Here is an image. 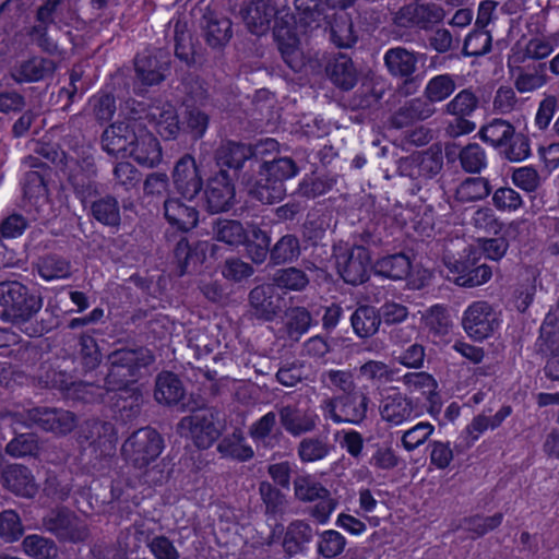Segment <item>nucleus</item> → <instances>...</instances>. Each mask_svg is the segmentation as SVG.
Segmentation results:
<instances>
[{"label": "nucleus", "instance_id": "obj_1", "mask_svg": "<svg viewBox=\"0 0 559 559\" xmlns=\"http://www.w3.org/2000/svg\"><path fill=\"white\" fill-rule=\"evenodd\" d=\"M0 319L22 328L43 308L40 293L17 281L0 283Z\"/></svg>", "mask_w": 559, "mask_h": 559}, {"label": "nucleus", "instance_id": "obj_2", "mask_svg": "<svg viewBox=\"0 0 559 559\" xmlns=\"http://www.w3.org/2000/svg\"><path fill=\"white\" fill-rule=\"evenodd\" d=\"M153 361L154 355L143 346L111 352L107 356L108 372L105 378L107 390L115 391L134 383L140 376V370Z\"/></svg>", "mask_w": 559, "mask_h": 559}, {"label": "nucleus", "instance_id": "obj_3", "mask_svg": "<svg viewBox=\"0 0 559 559\" xmlns=\"http://www.w3.org/2000/svg\"><path fill=\"white\" fill-rule=\"evenodd\" d=\"M420 55L403 46L389 48L383 55V63L390 76L397 80V93L402 96L415 95L421 84L419 71Z\"/></svg>", "mask_w": 559, "mask_h": 559}, {"label": "nucleus", "instance_id": "obj_4", "mask_svg": "<svg viewBox=\"0 0 559 559\" xmlns=\"http://www.w3.org/2000/svg\"><path fill=\"white\" fill-rule=\"evenodd\" d=\"M182 435L188 436L193 444L202 450L211 448L222 435L223 424L215 407H200L185 416L178 424Z\"/></svg>", "mask_w": 559, "mask_h": 559}, {"label": "nucleus", "instance_id": "obj_5", "mask_svg": "<svg viewBox=\"0 0 559 559\" xmlns=\"http://www.w3.org/2000/svg\"><path fill=\"white\" fill-rule=\"evenodd\" d=\"M164 449L162 436L151 427L134 431L122 444L124 460L139 469L147 467Z\"/></svg>", "mask_w": 559, "mask_h": 559}, {"label": "nucleus", "instance_id": "obj_6", "mask_svg": "<svg viewBox=\"0 0 559 559\" xmlns=\"http://www.w3.org/2000/svg\"><path fill=\"white\" fill-rule=\"evenodd\" d=\"M295 498L301 502H316L309 515L319 524H325L337 506L330 490L312 475H298L294 479Z\"/></svg>", "mask_w": 559, "mask_h": 559}, {"label": "nucleus", "instance_id": "obj_7", "mask_svg": "<svg viewBox=\"0 0 559 559\" xmlns=\"http://www.w3.org/2000/svg\"><path fill=\"white\" fill-rule=\"evenodd\" d=\"M273 22V36L283 61L293 72H300L305 67V59L298 47L299 39L294 32V24H297L295 12L290 13L286 9L277 10Z\"/></svg>", "mask_w": 559, "mask_h": 559}, {"label": "nucleus", "instance_id": "obj_8", "mask_svg": "<svg viewBox=\"0 0 559 559\" xmlns=\"http://www.w3.org/2000/svg\"><path fill=\"white\" fill-rule=\"evenodd\" d=\"M479 107V97L471 88H463L454 95L442 108L444 115L454 117L447 128L445 132L451 138H459L469 134L476 129V123L469 118Z\"/></svg>", "mask_w": 559, "mask_h": 559}, {"label": "nucleus", "instance_id": "obj_9", "mask_svg": "<svg viewBox=\"0 0 559 559\" xmlns=\"http://www.w3.org/2000/svg\"><path fill=\"white\" fill-rule=\"evenodd\" d=\"M369 404L370 399L366 393L355 391L325 400L323 409L335 424L360 425L367 418Z\"/></svg>", "mask_w": 559, "mask_h": 559}, {"label": "nucleus", "instance_id": "obj_10", "mask_svg": "<svg viewBox=\"0 0 559 559\" xmlns=\"http://www.w3.org/2000/svg\"><path fill=\"white\" fill-rule=\"evenodd\" d=\"M45 530L62 543H82L90 536L87 524L69 509L51 510L43 519Z\"/></svg>", "mask_w": 559, "mask_h": 559}, {"label": "nucleus", "instance_id": "obj_11", "mask_svg": "<svg viewBox=\"0 0 559 559\" xmlns=\"http://www.w3.org/2000/svg\"><path fill=\"white\" fill-rule=\"evenodd\" d=\"M241 183L248 194L262 204H274L286 194L285 185L269 175V171L262 168L261 165L245 171L241 176Z\"/></svg>", "mask_w": 559, "mask_h": 559}, {"label": "nucleus", "instance_id": "obj_12", "mask_svg": "<svg viewBox=\"0 0 559 559\" xmlns=\"http://www.w3.org/2000/svg\"><path fill=\"white\" fill-rule=\"evenodd\" d=\"M144 128V122L132 117L129 120H118L104 130L102 147L110 155L121 154L124 157V153H128Z\"/></svg>", "mask_w": 559, "mask_h": 559}, {"label": "nucleus", "instance_id": "obj_13", "mask_svg": "<svg viewBox=\"0 0 559 559\" xmlns=\"http://www.w3.org/2000/svg\"><path fill=\"white\" fill-rule=\"evenodd\" d=\"M235 195V186L228 170L219 169L207 180L204 189L205 209L212 214L227 212L236 203Z\"/></svg>", "mask_w": 559, "mask_h": 559}, {"label": "nucleus", "instance_id": "obj_14", "mask_svg": "<svg viewBox=\"0 0 559 559\" xmlns=\"http://www.w3.org/2000/svg\"><path fill=\"white\" fill-rule=\"evenodd\" d=\"M498 320L492 307L484 300L474 301L464 311L462 325L466 334L483 341L489 337L498 328Z\"/></svg>", "mask_w": 559, "mask_h": 559}, {"label": "nucleus", "instance_id": "obj_15", "mask_svg": "<svg viewBox=\"0 0 559 559\" xmlns=\"http://www.w3.org/2000/svg\"><path fill=\"white\" fill-rule=\"evenodd\" d=\"M337 271L342 278L350 285H359L369 277L371 257L364 245H354L349 250L336 257Z\"/></svg>", "mask_w": 559, "mask_h": 559}, {"label": "nucleus", "instance_id": "obj_16", "mask_svg": "<svg viewBox=\"0 0 559 559\" xmlns=\"http://www.w3.org/2000/svg\"><path fill=\"white\" fill-rule=\"evenodd\" d=\"M173 181L177 193L192 202L203 189V179L195 159L186 154L175 165Z\"/></svg>", "mask_w": 559, "mask_h": 559}, {"label": "nucleus", "instance_id": "obj_17", "mask_svg": "<svg viewBox=\"0 0 559 559\" xmlns=\"http://www.w3.org/2000/svg\"><path fill=\"white\" fill-rule=\"evenodd\" d=\"M276 14L277 9L273 0H246L240 8V15L246 27L258 36L270 31Z\"/></svg>", "mask_w": 559, "mask_h": 559}, {"label": "nucleus", "instance_id": "obj_18", "mask_svg": "<svg viewBox=\"0 0 559 559\" xmlns=\"http://www.w3.org/2000/svg\"><path fill=\"white\" fill-rule=\"evenodd\" d=\"M275 409L282 429L292 437L312 432L317 427V415L299 407L297 403H277Z\"/></svg>", "mask_w": 559, "mask_h": 559}, {"label": "nucleus", "instance_id": "obj_19", "mask_svg": "<svg viewBox=\"0 0 559 559\" xmlns=\"http://www.w3.org/2000/svg\"><path fill=\"white\" fill-rule=\"evenodd\" d=\"M251 314L261 321L271 322L282 312L283 298L272 284L253 287L248 296Z\"/></svg>", "mask_w": 559, "mask_h": 559}, {"label": "nucleus", "instance_id": "obj_20", "mask_svg": "<svg viewBox=\"0 0 559 559\" xmlns=\"http://www.w3.org/2000/svg\"><path fill=\"white\" fill-rule=\"evenodd\" d=\"M136 79L146 86L160 84L170 71V59L166 51L140 55L134 60Z\"/></svg>", "mask_w": 559, "mask_h": 559}, {"label": "nucleus", "instance_id": "obj_21", "mask_svg": "<svg viewBox=\"0 0 559 559\" xmlns=\"http://www.w3.org/2000/svg\"><path fill=\"white\" fill-rule=\"evenodd\" d=\"M27 418L43 430L57 435L69 433L76 426L74 413L62 408L36 407L27 412Z\"/></svg>", "mask_w": 559, "mask_h": 559}, {"label": "nucleus", "instance_id": "obj_22", "mask_svg": "<svg viewBox=\"0 0 559 559\" xmlns=\"http://www.w3.org/2000/svg\"><path fill=\"white\" fill-rule=\"evenodd\" d=\"M447 278L462 287H476L491 278L492 271L487 264L476 261H454L447 263Z\"/></svg>", "mask_w": 559, "mask_h": 559}, {"label": "nucleus", "instance_id": "obj_23", "mask_svg": "<svg viewBox=\"0 0 559 559\" xmlns=\"http://www.w3.org/2000/svg\"><path fill=\"white\" fill-rule=\"evenodd\" d=\"M277 417L276 409L271 411L250 425L248 433L257 447L267 450L280 447L285 436Z\"/></svg>", "mask_w": 559, "mask_h": 559}, {"label": "nucleus", "instance_id": "obj_24", "mask_svg": "<svg viewBox=\"0 0 559 559\" xmlns=\"http://www.w3.org/2000/svg\"><path fill=\"white\" fill-rule=\"evenodd\" d=\"M511 75L514 78V87L521 94L533 93L548 81L546 62L511 63L508 61Z\"/></svg>", "mask_w": 559, "mask_h": 559}, {"label": "nucleus", "instance_id": "obj_25", "mask_svg": "<svg viewBox=\"0 0 559 559\" xmlns=\"http://www.w3.org/2000/svg\"><path fill=\"white\" fill-rule=\"evenodd\" d=\"M416 409L413 399L396 392L384 396L380 401L379 413L390 426H400L411 419Z\"/></svg>", "mask_w": 559, "mask_h": 559}, {"label": "nucleus", "instance_id": "obj_26", "mask_svg": "<svg viewBox=\"0 0 559 559\" xmlns=\"http://www.w3.org/2000/svg\"><path fill=\"white\" fill-rule=\"evenodd\" d=\"M56 69L57 64L53 60L35 56L12 67L10 76L19 84L32 83L51 76Z\"/></svg>", "mask_w": 559, "mask_h": 559}, {"label": "nucleus", "instance_id": "obj_27", "mask_svg": "<svg viewBox=\"0 0 559 559\" xmlns=\"http://www.w3.org/2000/svg\"><path fill=\"white\" fill-rule=\"evenodd\" d=\"M204 32V38L209 46L221 48L225 46L233 36L231 21L206 8L200 21Z\"/></svg>", "mask_w": 559, "mask_h": 559}, {"label": "nucleus", "instance_id": "obj_28", "mask_svg": "<svg viewBox=\"0 0 559 559\" xmlns=\"http://www.w3.org/2000/svg\"><path fill=\"white\" fill-rule=\"evenodd\" d=\"M316 532L306 520L292 521L284 533L282 547L289 558L302 555L308 550L314 538Z\"/></svg>", "mask_w": 559, "mask_h": 559}, {"label": "nucleus", "instance_id": "obj_29", "mask_svg": "<svg viewBox=\"0 0 559 559\" xmlns=\"http://www.w3.org/2000/svg\"><path fill=\"white\" fill-rule=\"evenodd\" d=\"M124 157L134 159L140 166L153 168L162 160V148L158 140L145 127Z\"/></svg>", "mask_w": 559, "mask_h": 559}, {"label": "nucleus", "instance_id": "obj_30", "mask_svg": "<svg viewBox=\"0 0 559 559\" xmlns=\"http://www.w3.org/2000/svg\"><path fill=\"white\" fill-rule=\"evenodd\" d=\"M164 215L167 222L181 231L193 229L199 222V211L178 197L167 198L164 202Z\"/></svg>", "mask_w": 559, "mask_h": 559}, {"label": "nucleus", "instance_id": "obj_31", "mask_svg": "<svg viewBox=\"0 0 559 559\" xmlns=\"http://www.w3.org/2000/svg\"><path fill=\"white\" fill-rule=\"evenodd\" d=\"M214 158L216 165L221 167V169H225L226 167L237 173L247 162H249V165L251 166L252 152L250 144L224 141L216 148Z\"/></svg>", "mask_w": 559, "mask_h": 559}, {"label": "nucleus", "instance_id": "obj_32", "mask_svg": "<svg viewBox=\"0 0 559 559\" xmlns=\"http://www.w3.org/2000/svg\"><path fill=\"white\" fill-rule=\"evenodd\" d=\"M325 73L330 81L343 91L352 90L358 81V71L353 60L345 53L331 58L325 66Z\"/></svg>", "mask_w": 559, "mask_h": 559}, {"label": "nucleus", "instance_id": "obj_33", "mask_svg": "<svg viewBox=\"0 0 559 559\" xmlns=\"http://www.w3.org/2000/svg\"><path fill=\"white\" fill-rule=\"evenodd\" d=\"M174 254L177 263L176 274L180 277L197 272L206 257L204 243L191 246L185 237L177 242Z\"/></svg>", "mask_w": 559, "mask_h": 559}, {"label": "nucleus", "instance_id": "obj_34", "mask_svg": "<svg viewBox=\"0 0 559 559\" xmlns=\"http://www.w3.org/2000/svg\"><path fill=\"white\" fill-rule=\"evenodd\" d=\"M186 395V390L177 374L162 371L155 379L154 397L157 403L174 406L179 404Z\"/></svg>", "mask_w": 559, "mask_h": 559}, {"label": "nucleus", "instance_id": "obj_35", "mask_svg": "<svg viewBox=\"0 0 559 559\" xmlns=\"http://www.w3.org/2000/svg\"><path fill=\"white\" fill-rule=\"evenodd\" d=\"M1 483L17 496L32 497L35 493L33 476L29 469L21 464L5 466L1 473Z\"/></svg>", "mask_w": 559, "mask_h": 559}, {"label": "nucleus", "instance_id": "obj_36", "mask_svg": "<svg viewBox=\"0 0 559 559\" xmlns=\"http://www.w3.org/2000/svg\"><path fill=\"white\" fill-rule=\"evenodd\" d=\"M432 116L429 105H426L421 97H415L407 100L391 116L390 123L395 129H403Z\"/></svg>", "mask_w": 559, "mask_h": 559}, {"label": "nucleus", "instance_id": "obj_37", "mask_svg": "<svg viewBox=\"0 0 559 559\" xmlns=\"http://www.w3.org/2000/svg\"><path fill=\"white\" fill-rule=\"evenodd\" d=\"M456 90V83L453 75L444 73L431 78L423 92V102L437 112L436 104L447 100Z\"/></svg>", "mask_w": 559, "mask_h": 559}, {"label": "nucleus", "instance_id": "obj_38", "mask_svg": "<svg viewBox=\"0 0 559 559\" xmlns=\"http://www.w3.org/2000/svg\"><path fill=\"white\" fill-rule=\"evenodd\" d=\"M90 214L103 226L118 229L121 225L120 205L114 195L107 194L92 201Z\"/></svg>", "mask_w": 559, "mask_h": 559}, {"label": "nucleus", "instance_id": "obj_39", "mask_svg": "<svg viewBox=\"0 0 559 559\" xmlns=\"http://www.w3.org/2000/svg\"><path fill=\"white\" fill-rule=\"evenodd\" d=\"M145 118L155 122L157 132L166 140L175 139L180 131L177 111L169 103L152 106Z\"/></svg>", "mask_w": 559, "mask_h": 559}, {"label": "nucleus", "instance_id": "obj_40", "mask_svg": "<svg viewBox=\"0 0 559 559\" xmlns=\"http://www.w3.org/2000/svg\"><path fill=\"white\" fill-rule=\"evenodd\" d=\"M509 57L511 63H530L539 61L551 55L552 44L543 37H533L525 45L516 44Z\"/></svg>", "mask_w": 559, "mask_h": 559}, {"label": "nucleus", "instance_id": "obj_41", "mask_svg": "<svg viewBox=\"0 0 559 559\" xmlns=\"http://www.w3.org/2000/svg\"><path fill=\"white\" fill-rule=\"evenodd\" d=\"M384 95V86L373 80L364 81L348 99V107L352 110L377 109Z\"/></svg>", "mask_w": 559, "mask_h": 559}, {"label": "nucleus", "instance_id": "obj_42", "mask_svg": "<svg viewBox=\"0 0 559 559\" xmlns=\"http://www.w3.org/2000/svg\"><path fill=\"white\" fill-rule=\"evenodd\" d=\"M295 17L300 27L317 28L325 19L322 0H294Z\"/></svg>", "mask_w": 559, "mask_h": 559}, {"label": "nucleus", "instance_id": "obj_43", "mask_svg": "<svg viewBox=\"0 0 559 559\" xmlns=\"http://www.w3.org/2000/svg\"><path fill=\"white\" fill-rule=\"evenodd\" d=\"M355 334L361 338L373 336L381 325L378 309L372 306H359L350 317Z\"/></svg>", "mask_w": 559, "mask_h": 559}, {"label": "nucleus", "instance_id": "obj_44", "mask_svg": "<svg viewBox=\"0 0 559 559\" xmlns=\"http://www.w3.org/2000/svg\"><path fill=\"white\" fill-rule=\"evenodd\" d=\"M212 235L217 241L229 246H240L247 240V231L239 221L215 218L212 222Z\"/></svg>", "mask_w": 559, "mask_h": 559}, {"label": "nucleus", "instance_id": "obj_45", "mask_svg": "<svg viewBox=\"0 0 559 559\" xmlns=\"http://www.w3.org/2000/svg\"><path fill=\"white\" fill-rule=\"evenodd\" d=\"M310 283L307 273L296 266L276 270L272 275V285L285 292H304Z\"/></svg>", "mask_w": 559, "mask_h": 559}, {"label": "nucleus", "instance_id": "obj_46", "mask_svg": "<svg viewBox=\"0 0 559 559\" xmlns=\"http://www.w3.org/2000/svg\"><path fill=\"white\" fill-rule=\"evenodd\" d=\"M301 254L299 238L293 234L282 236L271 248L270 263L273 265L290 264Z\"/></svg>", "mask_w": 559, "mask_h": 559}, {"label": "nucleus", "instance_id": "obj_47", "mask_svg": "<svg viewBox=\"0 0 559 559\" xmlns=\"http://www.w3.org/2000/svg\"><path fill=\"white\" fill-rule=\"evenodd\" d=\"M174 41H175V56L183 61L186 64L191 66L195 62L194 59V43L188 23L180 19L174 22Z\"/></svg>", "mask_w": 559, "mask_h": 559}, {"label": "nucleus", "instance_id": "obj_48", "mask_svg": "<svg viewBox=\"0 0 559 559\" xmlns=\"http://www.w3.org/2000/svg\"><path fill=\"white\" fill-rule=\"evenodd\" d=\"M409 258L404 253H395L379 259L374 264L376 273L390 278V280H403L411 272Z\"/></svg>", "mask_w": 559, "mask_h": 559}, {"label": "nucleus", "instance_id": "obj_49", "mask_svg": "<svg viewBox=\"0 0 559 559\" xmlns=\"http://www.w3.org/2000/svg\"><path fill=\"white\" fill-rule=\"evenodd\" d=\"M118 391L115 406L123 420H131L141 413L143 396L138 388L126 385Z\"/></svg>", "mask_w": 559, "mask_h": 559}, {"label": "nucleus", "instance_id": "obj_50", "mask_svg": "<svg viewBox=\"0 0 559 559\" xmlns=\"http://www.w3.org/2000/svg\"><path fill=\"white\" fill-rule=\"evenodd\" d=\"M271 237L258 226H252L249 233H247L246 250L249 258L255 264L263 263L267 255L271 257Z\"/></svg>", "mask_w": 559, "mask_h": 559}, {"label": "nucleus", "instance_id": "obj_51", "mask_svg": "<svg viewBox=\"0 0 559 559\" xmlns=\"http://www.w3.org/2000/svg\"><path fill=\"white\" fill-rule=\"evenodd\" d=\"M491 192L489 180L484 177H468L455 191V199L461 203H471L487 198Z\"/></svg>", "mask_w": 559, "mask_h": 559}, {"label": "nucleus", "instance_id": "obj_52", "mask_svg": "<svg viewBox=\"0 0 559 559\" xmlns=\"http://www.w3.org/2000/svg\"><path fill=\"white\" fill-rule=\"evenodd\" d=\"M217 451L225 457L246 462L253 457V449L245 443L241 431H234L224 437L217 444Z\"/></svg>", "mask_w": 559, "mask_h": 559}, {"label": "nucleus", "instance_id": "obj_53", "mask_svg": "<svg viewBox=\"0 0 559 559\" xmlns=\"http://www.w3.org/2000/svg\"><path fill=\"white\" fill-rule=\"evenodd\" d=\"M330 39L340 48H349L356 43L357 35L348 14L342 13L334 15L330 26Z\"/></svg>", "mask_w": 559, "mask_h": 559}, {"label": "nucleus", "instance_id": "obj_54", "mask_svg": "<svg viewBox=\"0 0 559 559\" xmlns=\"http://www.w3.org/2000/svg\"><path fill=\"white\" fill-rule=\"evenodd\" d=\"M514 132V127L507 120L493 119L480 128L478 135L493 147H502L508 144Z\"/></svg>", "mask_w": 559, "mask_h": 559}, {"label": "nucleus", "instance_id": "obj_55", "mask_svg": "<svg viewBox=\"0 0 559 559\" xmlns=\"http://www.w3.org/2000/svg\"><path fill=\"white\" fill-rule=\"evenodd\" d=\"M37 271L45 281L67 278L71 275V263L58 254H47L39 258Z\"/></svg>", "mask_w": 559, "mask_h": 559}, {"label": "nucleus", "instance_id": "obj_56", "mask_svg": "<svg viewBox=\"0 0 559 559\" xmlns=\"http://www.w3.org/2000/svg\"><path fill=\"white\" fill-rule=\"evenodd\" d=\"M312 325V316L305 307H292L286 311L285 331L289 340L299 341Z\"/></svg>", "mask_w": 559, "mask_h": 559}, {"label": "nucleus", "instance_id": "obj_57", "mask_svg": "<svg viewBox=\"0 0 559 559\" xmlns=\"http://www.w3.org/2000/svg\"><path fill=\"white\" fill-rule=\"evenodd\" d=\"M185 107L182 121L183 130L189 133L193 140L203 138L210 123L209 115L200 107L188 104V100H185Z\"/></svg>", "mask_w": 559, "mask_h": 559}, {"label": "nucleus", "instance_id": "obj_58", "mask_svg": "<svg viewBox=\"0 0 559 559\" xmlns=\"http://www.w3.org/2000/svg\"><path fill=\"white\" fill-rule=\"evenodd\" d=\"M346 545V538L340 532L325 530L318 534L317 552L325 559H340Z\"/></svg>", "mask_w": 559, "mask_h": 559}, {"label": "nucleus", "instance_id": "obj_59", "mask_svg": "<svg viewBox=\"0 0 559 559\" xmlns=\"http://www.w3.org/2000/svg\"><path fill=\"white\" fill-rule=\"evenodd\" d=\"M79 349L76 359L82 369L87 372L95 370L102 361V353L96 340L88 334H81L79 337Z\"/></svg>", "mask_w": 559, "mask_h": 559}, {"label": "nucleus", "instance_id": "obj_60", "mask_svg": "<svg viewBox=\"0 0 559 559\" xmlns=\"http://www.w3.org/2000/svg\"><path fill=\"white\" fill-rule=\"evenodd\" d=\"M335 183L336 178L332 175L305 176L298 185L297 194L307 199H316L332 190Z\"/></svg>", "mask_w": 559, "mask_h": 559}, {"label": "nucleus", "instance_id": "obj_61", "mask_svg": "<svg viewBox=\"0 0 559 559\" xmlns=\"http://www.w3.org/2000/svg\"><path fill=\"white\" fill-rule=\"evenodd\" d=\"M423 320L428 331L436 336L448 335L453 325L449 310L441 305L430 307Z\"/></svg>", "mask_w": 559, "mask_h": 559}, {"label": "nucleus", "instance_id": "obj_62", "mask_svg": "<svg viewBox=\"0 0 559 559\" xmlns=\"http://www.w3.org/2000/svg\"><path fill=\"white\" fill-rule=\"evenodd\" d=\"M259 495L265 507V515L275 516L284 513L287 500L277 487L263 480L259 484Z\"/></svg>", "mask_w": 559, "mask_h": 559}, {"label": "nucleus", "instance_id": "obj_63", "mask_svg": "<svg viewBox=\"0 0 559 559\" xmlns=\"http://www.w3.org/2000/svg\"><path fill=\"white\" fill-rule=\"evenodd\" d=\"M462 169L468 174H480L487 167L485 150L478 143H469L459 153Z\"/></svg>", "mask_w": 559, "mask_h": 559}, {"label": "nucleus", "instance_id": "obj_64", "mask_svg": "<svg viewBox=\"0 0 559 559\" xmlns=\"http://www.w3.org/2000/svg\"><path fill=\"white\" fill-rule=\"evenodd\" d=\"M24 551L35 559H55L58 554L56 543L40 535H28L23 540Z\"/></svg>", "mask_w": 559, "mask_h": 559}]
</instances>
